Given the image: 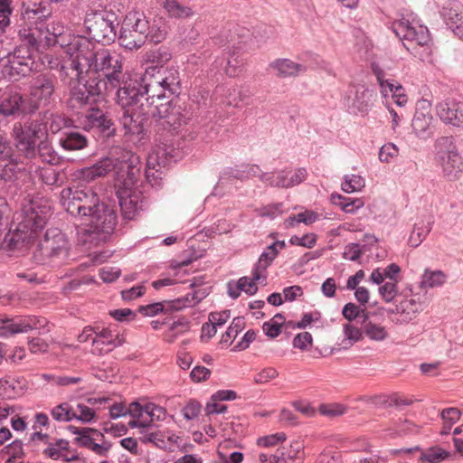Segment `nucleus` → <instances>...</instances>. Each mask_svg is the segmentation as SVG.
Wrapping results in <instances>:
<instances>
[{"label": "nucleus", "instance_id": "nucleus-61", "mask_svg": "<svg viewBox=\"0 0 463 463\" xmlns=\"http://www.w3.org/2000/svg\"><path fill=\"white\" fill-rule=\"evenodd\" d=\"M2 452L11 455L13 458H24L25 456L24 443L20 439H14L13 442L5 446Z\"/></svg>", "mask_w": 463, "mask_h": 463}, {"label": "nucleus", "instance_id": "nucleus-56", "mask_svg": "<svg viewBox=\"0 0 463 463\" xmlns=\"http://www.w3.org/2000/svg\"><path fill=\"white\" fill-rule=\"evenodd\" d=\"M318 218L317 213L313 211H305L296 215L289 216L286 222L288 226H294L296 223L303 222L305 224H312Z\"/></svg>", "mask_w": 463, "mask_h": 463}, {"label": "nucleus", "instance_id": "nucleus-15", "mask_svg": "<svg viewBox=\"0 0 463 463\" xmlns=\"http://www.w3.org/2000/svg\"><path fill=\"white\" fill-rule=\"evenodd\" d=\"M46 320L35 316L7 317L0 315V337H9L20 333H28L44 326Z\"/></svg>", "mask_w": 463, "mask_h": 463}, {"label": "nucleus", "instance_id": "nucleus-63", "mask_svg": "<svg viewBox=\"0 0 463 463\" xmlns=\"http://www.w3.org/2000/svg\"><path fill=\"white\" fill-rule=\"evenodd\" d=\"M449 457V452L439 448H432L429 449L423 456L424 459L430 463L440 462Z\"/></svg>", "mask_w": 463, "mask_h": 463}, {"label": "nucleus", "instance_id": "nucleus-16", "mask_svg": "<svg viewBox=\"0 0 463 463\" xmlns=\"http://www.w3.org/2000/svg\"><path fill=\"white\" fill-rule=\"evenodd\" d=\"M52 12V6L47 0H20L19 18L16 20L37 26L48 22Z\"/></svg>", "mask_w": 463, "mask_h": 463}, {"label": "nucleus", "instance_id": "nucleus-35", "mask_svg": "<svg viewBox=\"0 0 463 463\" xmlns=\"http://www.w3.org/2000/svg\"><path fill=\"white\" fill-rule=\"evenodd\" d=\"M147 62L145 74L150 75L158 71L159 68H165V64L171 60L172 54L167 47L161 46L147 53Z\"/></svg>", "mask_w": 463, "mask_h": 463}, {"label": "nucleus", "instance_id": "nucleus-1", "mask_svg": "<svg viewBox=\"0 0 463 463\" xmlns=\"http://www.w3.org/2000/svg\"><path fill=\"white\" fill-rule=\"evenodd\" d=\"M71 49L74 55L61 66V75L76 80L79 84L84 78L95 80L98 90L107 93L114 92L123 72V58L116 52L106 48L95 49L88 39H77Z\"/></svg>", "mask_w": 463, "mask_h": 463}, {"label": "nucleus", "instance_id": "nucleus-13", "mask_svg": "<svg viewBox=\"0 0 463 463\" xmlns=\"http://www.w3.org/2000/svg\"><path fill=\"white\" fill-rule=\"evenodd\" d=\"M40 31V35L43 43V48L59 45L61 47L67 46L68 52L71 54V58L75 54L71 49V44L75 43L77 39H86L81 36H71L66 34V29L61 22H51L43 23L37 25Z\"/></svg>", "mask_w": 463, "mask_h": 463}, {"label": "nucleus", "instance_id": "nucleus-39", "mask_svg": "<svg viewBox=\"0 0 463 463\" xmlns=\"http://www.w3.org/2000/svg\"><path fill=\"white\" fill-rule=\"evenodd\" d=\"M350 93H354L352 107L357 109L359 112H364L367 110L370 102L372 93L364 86H354L350 90Z\"/></svg>", "mask_w": 463, "mask_h": 463}, {"label": "nucleus", "instance_id": "nucleus-21", "mask_svg": "<svg viewBox=\"0 0 463 463\" xmlns=\"http://www.w3.org/2000/svg\"><path fill=\"white\" fill-rule=\"evenodd\" d=\"M431 104L426 99L416 103V109L411 122L415 135L420 139H428L434 133L432 126Z\"/></svg>", "mask_w": 463, "mask_h": 463}, {"label": "nucleus", "instance_id": "nucleus-17", "mask_svg": "<svg viewBox=\"0 0 463 463\" xmlns=\"http://www.w3.org/2000/svg\"><path fill=\"white\" fill-rule=\"evenodd\" d=\"M178 97L167 99L156 105V110H153L152 117L165 118V122L174 129H177L183 125L188 124L192 118V113L185 108L177 104Z\"/></svg>", "mask_w": 463, "mask_h": 463}, {"label": "nucleus", "instance_id": "nucleus-48", "mask_svg": "<svg viewBox=\"0 0 463 463\" xmlns=\"http://www.w3.org/2000/svg\"><path fill=\"white\" fill-rule=\"evenodd\" d=\"M276 258L269 255L268 252H262L259 257L258 261L254 264L252 273L255 275V279H267L266 270L272 264Z\"/></svg>", "mask_w": 463, "mask_h": 463}, {"label": "nucleus", "instance_id": "nucleus-5", "mask_svg": "<svg viewBox=\"0 0 463 463\" xmlns=\"http://www.w3.org/2000/svg\"><path fill=\"white\" fill-rule=\"evenodd\" d=\"M89 222L85 227L77 231L79 241L86 246H96L114 232L118 224V214L115 207L108 203H101L88 217Z\"/></svg>", "mask_w": 463, "mask_h": 463}, {"label": "nucleus", "instance_id": "nucleus-10", "mask_svg": "<svg viewBox=\"0 0 463 463\" xmlns=\"http://www.w3.org/2000/svg\"><path fill=\"white\" fill-rule=\"evenodd\" d=\"M57 77L51 72L38 73L29 82L28 100L34 113L41 108H49L57 99Z\"/></svg>", "mask_w": 463, "mask_h": 463}, {"label": "nucleus", "instance_id": "nucleus-2", "mask_svg": "<svg viewBox=\"0 0 463 463\" xmlns=\"http://www.w3.org/2000/svg\"><path fill=\"white\" fill-rule=\"evenodd\" d=\"M12 137L19 156L24 159L33 161L39 158L52 165L59 164L61 157L47 140V127L42 118L27 117L15 121Z\"/></svg>", "mask_w": 463, "mask_h": 463}, {"label": "nucleus", "instance_id": "nucleus-6", "mask_svg": "<svg viewBox=\"0 0 463 463\" xmlns=\"http://www.w3.org/2000/svg\"><path fill=\"white\" fill-rule=\"evenodd\" d=\"M71 250L67 235L58 228H50L39 241L34 257L42 264L57 268L68 263Z\"/></svg>", "mask_w": 463, "mask_h": 463}, {"label": "nucleus", "instance_id": "nucleus-62", "mask_svg": "<svg viewBox=\"0 0 463 463\" xmlns=\"http://www.w3.org/2000/svg\"><path fill=\"white\" fill-rule=\"evenodd\" d=\"M445 278L442 271L437 270L430 274L426 273L421 283L427 287L434 288L442 285L445 282Z\"/></svg>", "mask_w": 463, "mask_h": 463}, {"label": "nucleus", "instance_id": "nucleus-60", "mask_svg": "<svg viewBox=\"0 0 463 463\" xmlns=\"http://www.w3.org/2000/svg\"><path fill=\"white\" fill-rule=\"evenodd\" d=\"M138 312L146 317H155L159 313H169L170 311H166V307H165L164 302H156L146 306H140L138 307Z\"/></svg>", "mask_w": 463, "mask_h": 463}, {"label": "nucleus", "instance_id": "nucleus-29", "mask_svg": "<svg viewBox=\"0 0 463 463\" xmlns=\"http://www.w3.org/2000/svg\"><path fill=\"white\" fill-rule=\"evenodd\" d=\"M447 26L463 40V5L458 0H448L440 11Z\"/></svg>", "mask_w": 463, "mask_h": 463}, {"label": "nucleus", "instance_id": "nucleus-44", "mask_svg": "<svg viewBox=\"0 0 463 463\" xmlns=\"http://www.w3.org/2000/svg\"><path fill=\"white\" fill-rule=\"evenodd\" d=\"M260 180L271 187L287 188L286 170L261 173Z\"/></svg>", "mask_w": 463, "mask_h": 463}, {"label": "nucleus", "instance_id": "nucleus-57", "mask_svg": "<svg viewBox=\"0 0 463 463\" xmlns=\"http://www.w3.org/2000/svg\"><path fill=\"white\" fill-rule=\"evenodd\" d=\"M347 408L340 403L321 404L319 412L326 417L335 418L341 416L346 412Z\"/></svg>", "mask_w": 463, "mask_h": 463}, {"label": "nucleus", "instance_id": "nucleus-45", "mask_svg": "<svg viewBox=\"0 0 463 463\" xmlns=\"http://www.w3.org/2000/svg\"><path fill=\"white\" fill-rule=\"evenodd\" d=\"M456 100L446 99L439 102L436 107L437 115L445 124L452 126V117H454V111L456 110Z\"/></svg>", "mask_w": 463, "mask_h": 463}, {"label": "nucleus", "instance_id": "nucleus-50", "mask_svg": "<svg viewBox=\"0 0 463 463\" xmlns=\"http://www.w3.org/2000/svg\"><path fill=\"white\" fill-rule=\"evenodd\" d=\"M245 322L241 317H234L226 332L221 337V344L230 345L232 344L231 339L236 338L238 334L244 328Z\"/></svg>", "mask_w": 463, "mask_h": 463}, {"label": "nucleus", "instance_id": "nucleus-26", "mask_svg": "<svg viewBox=\"0 0 463 463\" xmlns=\"http://www.w3.org/2000/svg\"><path fill=\"white\" fill-rule=\"evenodd\" d=\"M56 122L51 125L52 133H59L58 144L65 151L82 150L88 146L89 140L76 127L55 128Z\"/></svg>", "mask_w": 463, "mask_h": 463}, {"label": "nucleus", "instance_id": "nucleus-38", "mask_svg": "<svg viewBox=\"0 0 463 463\" xmlns=\"http://www.w3.org/2000/svg\"><path fill=\"white\" fill-rule=\"evenodd\" d=\"M331 203L339 206L346 213H354L364 204L361 198L353 199L339 194H331Z\"/></svg>", "mask_w": 463, "mask_h": 463}, {"label": "nucleus", "instance_id": "nucleus-36", "mask_svg": "<svg viewBox=\"0 0 463 463\" xmlns=\"http://www.w3.org/2000/svg\"><path fill=\"white\" fill-rule=\"evenodd\" d=\"M117 326H93L95 337L92 338V345L95 347L93 350L94 354L102 355L104 354V349L102 347H99V345H102L103 341H109L111 340L112 336H114L115 329L113 327H116Z\"/></svg>", "mask_w": 463, "mask_h": 463}, {"label": "nucleus", "instance_id": "nucleus-25", "mask_svg": "<svg viewBox=\"0 0 463 463\" xmlns=\"http://www.w3.org/2000/svg\"><path fill=\"white\" fill-rule=\"evenodd\" d=\"M143 84L146 91L144 93L145 96V107L150 110H156V105L161 102H165L167 99H172L175 96L169 95L168 90L160 83L156 77L151 73L143 75Z\"/></svg>", "mask_w": 463, "mask_h": 463}, {"label": "nucleus", "instance_id": "nucleus-27", "mask_svg": "<svg viewBox=\"0 0 463 463\" xmlns=\"http://www.w3.org/2000/svg\"><path fill=\"white\" fill-rule=\"evenodd\" d=\"M117 197L122 213L126 220H133L143 208V196L136 189H118Z\"/></svg>", "mask_w": 463, "mask_h": 463}, {"label": "nucleus", "instance_id": "nucleus-58", "mask_svg": "<svg viewBox=\"0 0 463 463\" xmlns=\"http://www.w3.org/2000/svg\"><path fill=\"white\" fill-rule=\"evenodd\" d=\"M286 439H287V436L284 432H278L275 434L260 437L257 439V445L260 446V447L269 448V447H272L280 442L285 441Z\"/></svg>", "mask_w": 463, "mask_h": 463}, {"label": "nucleus", "instance_id": "nucleus-12", "mask_svg": "<svg viewBox=\"0 0 463 463\" xmlns=\"http://www.w3.org/2000/svg\"><path fill=\"white\" fill-rule=\"evenodd\" d=\"M36 52L16 46L13 52H3L4 72L14 80L28 76L35 68L34 55Z\"/></svg>", "mask_w": 463, "mask_h": 463}, {"label": "nucleus", "instance_id": "nucleus-3", "mask_svg": "<svg viewBox=\"0 0 463 463\" xmlns=\"http://www.w3.org/2000/svg\"><path fill=\"white\" fill-rule=\"evenodd\" d=\"M168 33V25L164 17L158 16L152 21L142 12L128 13L121 24L118 33L119 44L127 50H137L146 42L159 43Z\"/></svg>", "mask_w": 463, "mask_h": 463}, {"label": "nucleus", "instance_id": "nucleus-41", "mask_svg": "<svg viewBox=\"0 0 463 463\" xmlns=\"http://www.w3.org/2000/svg\"><path fill=\"white\" fill-rule=\"evenodd\" d=\"M61 203L71 215L82 217L81 212L78 208L80 205L78 199L71 187L64 188L61 192Z\"/></svg>", "mask_w": 463, "mask_h": 463}, {"label": "nucleus", "instance_id": "nucleus-32", "mask_svg": "<svg viewBox=\"0 0 463 463\" xmlns=\"http://www.w3.org/2000/svg\"><path fill=\"white\" fill-rule=\"evenodd\" d=\"M118 160V158L109 156L102 157L93 165L83 169L82 174L84 178L87 180H94L107 175L111 171L116 172Z\"/></svg>", "mask_w": 463, "mask_h": 463}, {"label": "nucleus", "instance_id": "nucleus-24", "mask_svg": "<svg viewBox=\"0 0 463 463\" xmlns=\"http://www.w3.org/2000/svg\"><path fill=\"white\" fill-rule=\"evenodd\" d=\"M19 154L14 151L0 157V180L5 183H14L16 180L28 175L27 165L20 159Z\"/></svg>", "mask_w": 463, "mask_h": 463}, {"label": "nucleus", "instance_id": "nucleus-28", "mask_svg": "<svg viewBox=\"0 0 463 463\" xmlns=\"http://www.w3.org/2000/svg\"><path fill=\"white\" fill-rule=\"evenodd\" d=\"M15 32L17 33L18 43L16 47H24V49L33 52H39L43 48V43L40 35L38 26L31 25V24H24L22 21H15Z\"/></svg>", "mask_w": 463, "mask_h": 463}, {"label": "nucleus", "instance_id": "nucleus-7", "mask_svg": "<svg viewBox=\"0 0 463 463\" xmlns=\"http://www.w3.org/2000/svg\"><path fill=\"white\" fill-rule=\"evenodd\" d=\"M84 25L90 37L103 45L113 43L117 38L118 15L108 9L87 11Z\"/></svg>", "mask_w": 463, "mask_h": 463}, {"label": "nucleus", "instance_id": "nucleus-54", "mask_svg": "<svg viewBox=\"0 0 463 463\" xmlns=\"http://www.w3.org/2000/svg\"><path fill=\"white\" fill-rule=\"evenodd\" d=\"M52 417L57 421H71L76 417L71 406L68 402H62L51 411Z\"/></svg>", "mask_w": 463, "mask_h": 463}, {"label": "nucleus", "instance_id": "nucleus-52", "mask_svg": "<svg viewBox=\"0 0 463 463\" xmlns=\"http://www.w3.org/2000/svg\"><path fill=\"white\" fill-rule=\"evenodd\" d=\"M69 449V441L64 439H57L55 442H50L49 446L43 449V454L52 459H58L61 457V450Z\"/></svg>", "mask_w": 463, "mask_h": 463}, {"label": "nucleus", "instance_id": "nucleus-42", "mask_svg": "<svg viewBox=\"0 0 463 463\" xmlns=\"http://www.w3.org/2000/svg\"><path fill=\"white\" fill-rule=\"evenodd\" d=\"M432 222L430 220L421 221L414 224V229L409 237V244L411 247H418L427 237L431 230Z\"/></svg>", "mask_w": 463, "mask_h": 463}, {"label": "nucleus", "instance_id": "nucleus-59", "mask_svg": "<svg viewBox=\"0 0 463 463\" xmlns=\"http://www.w3.org/2000/svg\"><path fill=\"white\" fill-rule=\"evenodd\" d=\"M378 291L385 302H392L398 293L397 282H385L380 286Z\"/></svg>", "mask_w": 463, "mask_h": 463}, {"label": "nucleus", "instance_id": "nucleus-9", "mask_svg": "<svg viewBox=\"0 0 463 463\" xmlns=\"http://www.w3.org/2000/svg\"><path fill=\"white\" fill-rule=\"evenodd\" d=\"M435 160L449 181L458 179L463 173V159L452 136L441 137L436 140Z\"/></svg>", "mask_w": 463, "mask_h": 463}, {"label": "nucleus", "instance_id": "nucleus-33", "mask_svg": "<svg viewBox=\"0 0 463 463\" xmlns=\"http://www.w3.org/2000/svg\"><path fill=\"white\" fill-rule=\"evenodd\" d=\"M67 430L76 435L73 439V442L81 448L90 449L92 444L94 443V436H100L104 438V435L98 430L89 427H76L73 425H69Z\"/></svg>", "mask_w": 463, "mask_h": 463}, {"label": "nucleus", "instance_id": "nucleus-4", "mask_svg": "<svg viewBox=\"0 0 463 463\" xmlns=\"http://www.w3.org/2000/svg\"><path fill=\"white\" fill-rule=\"evenodd\" d=\"M51 207L43 198L26 196L17 213L18 224L14 232L5 236L4 243L9 250H20L44 228L50 216Z\"/></svg>", "mask_w": 463, "mask_h": 463}, {"label": "nucleus", "instance_id": "nucleus-43", "mask_svg": "<svg viewBox=\"0 0 463 463\" xmlns=\"http://www.w3.org/2000/svg\"><path fill=\"white\" fill-rule=\"evenodd\" d=\"M420 305L414 299H404L400 302L401 317L398 319L401 323H409L416 317L420 311Z\"/></svg>", "mask_w": 463, "mask_h": 463}, {"label": "nucleus", "instance_id": "nucleus-51", "mask_svg": "<svg viewBox=\"0 0 463 463\" xmlns=\"http://www.w3.org/2000/svg\"><path fill=\"white\" fill-rule=\"evenodd\" d=\"M13 12V0H0V32L5 33L10 26Z\"/></svg>", "mask_w": 463, "mask_h": 463}, {"label": "nucleus", "instance_id": "nucleus-20", "mask_svg": "<svg viewBox=\"0 0 463 463\" xmlns=\"http://www.w3.org/2000/svg\"><path fill=\"white\" fill-rule=\"evenodd\" d=\"M84 128L97 130L104 137H111L116 134V126L110 114L97 107H90L86 111Z\"/></svg>", "mask_w": 463, "mask_h": 463}, {"label": "nucleus", "instance_id": "nucleus-64", "mask_svg": "<svg viewBox=\"0 0 463 463\" xmlns=\"http://www.w3.org/2000/svg\"><path fill=\"white\" fill-rule=\"evenodd\" d=\"M202 405L195 400H190L183 408L182 412L184 419L190 420L196 418L201 412Z\"/></svg>", "mask_w": 463, "mask_h": 463}, {"label": "nucleus", "instance_id": "nucleus-46", "mask_svg": "<svg viewBox=\"0 0 463 463\" xmlns=\"http://www.w3.org/2000/svg\"><path fill=\"white\" fill-rule=\"evenodd\" d=\"M141 436L138 438L141 443L147 444L152 443L157 448L163 449L166 447L165 435L163 431L156 430H145V433H140Z\"/></svg>", "mask_w": 463, "mask_h": 463}, {"label": "nucleus", "instance_id": "nucleus-8", "mask_svg": "<svg viewBox=\"0 0 463 463\" xmlns=\"http://www.w3.org/2000/svg\"><path fill=\"white\" fill-rule=\"evenodd\" d=\"M34 113L26 95L10 88L0 96V131L11 121L23 120Z\"/></svg>", "mask_w": 463, "mask_h": 463}, {"label": "nucleus", "instance_id": "nucleus-31", "mask_svg": "<svg viewBox=\"0 0 463 463\" xmlns=\"http://www.w3.org/2000/svg\"><path fill=\"white\" fill-rule=\"evenodd\" d=\"M156 80L160 81L167 90L169 95L178 97L180 94V77L179 71L175 67L159 68L155 73H152Z\"/></svg>", "mask_w": 463, "mask_h": 463}, {"label": "nucleus", "instance_id": "nucleus-14", "mask_svg": "<svg viewBox=\"0 0 463 463\" xmlns=\"http://www.w3.org/2000/svg\"><path fill=\"white\" fill-rule=\"evenodd\" d=\"M139 157L129 152L118 158L116 169V183L118 189H133L140 176Z\"/></svg>", "mask_w": 463, "mask_h": 463}, {"label": "nucleus", "instance_id": "nucleus-22", "mask_svg": "<svg viewBox=\"0 0 463 463\" xmlns=\"http://www.w3.org/2000/svg\"><path fill=\"white\" fill-rule=\"evenodd\" d=\"M153 110L146 109L145 104L138 105V108L123 109L119 118L120 124L127 135H141L144 133V125L149 117H152Z\"/></svg>", "mask_w": 463, "mask_h": 463}, {"label": "nucleus", "instance_id": "nucleus-53", "mask_svg": "<svg viewBox=\"0 0 463 463\" xmlns=\"http://www.w3.org/2000/svg\"><path fill=\"white\" fill-rule=\"evenodd\" d=\"M343 317L348 321H354L358 317H363V323H365V320H368V312L365 309L360 308L354 303L349 302L345 304L342 309Z\"/></svg>", "mask_w": 463, "mask_h": 463}, {"label": "nucleus", "instance_id": "nucleus-37", "mask_svg": "<svg viewBox=\"0 0 463 463\" xmlns=\"http://www.w3.org/2000/svg\"><path fill=\"white\" fill-rule=\"evenodd\" d=\"M162 6L171 18L185 19L194 14L191 7L182 5L177 0H165Z\"/></svg>", "mask_w": 463, "mask_h": 463}, {"label": "nucleus", "instance_id": "nucleus-47", "mask_svg": "<svg viewBox=\"0 0 463 463\" xmlns=\"http://www.w3.org/2000/svg\"><path fill=\"white\" fill-rule=\"evenodd\" d=\"M363 331L364 334L373 341H383L388 336L384 326L376 325L369 320H365V323H363Z\"/></svg>", "mask_w": 463, "mask_h": 463}, {"label": "nucleus", "instance_id": "nucleus-23", "mask_svg": "<svg viewBox=\"0 0 463 463\" xmlns=\"http://www.w3.org/2000/svg\"><path fill=\"white\" fill-rule=\"evenodd\" d=\"M392 29L396 36L402 42H414L418 45L424 46L427 45L430 40L427 27L422 25L414 26L410 21L404 18L395 21L392 24Z\"/></svg>", "mask_w": 463, "mask_h": 463}, {"label": "nucleus", "instance_id": "nucleus-40", "mask_svg": "<svg viewBox=\"0 0 463 463\" xmlns=\"http://www.w3.org/2000/svg\"><path fill=\"white\" fill-rule=\"evenodd\" d=\"M39 176L43 184L55 187L62 186L67 180L65 173L53 168H42Z\"/></svg>", "mask_w": 463, "mask_h": 463}, {"label": "nucleus", "instance_id": "nucleus-19", "mask_svg": "<svg viewBox=\"0 0 463 463\" xmlns=\"http://www.w3.org/2000/svg\"><path fill=\"white\" fill-rule=\"evenodd\" d=\"M82 86H74L70 90L69 99H67V107L76 110L90 105L95 101V98L107 93L104 90H98L95 80L91 79L84 80Z\"/></svg>", "mask_w": 463, "mask_h": 463}, {"label": "nucleus", "instance_id": "nucleus-34", "mask_svg": "<svg viewBox=\"0 0 463 463\" xmlns=\"http://www.w3.org/2000/svg\"><path fill=\"white\" fill-rule=\"evenodd\" d=\"M75 195L79 202L78 208L81 212L82 217H89L94 209L101 203L99 195L91 189L75 190Z\"/></svg>", "mask_w": 463, "mask_h": 463}, {"label": "nucleus", "instance_id": "nucleus-49", "mask_svg": "<svg viewBox=\"0 0 463 463\" xmlns=\"http://www.w3.org/2000/svg\"><path fill=\"white\" fill-rule=\"evenodd\" d=\"M344 335L345 339L342 341V348L348 349L354 343L362 340L364 331L352 324L344 325Z\"/></svg>", "mask_w": 463, "mask_h": 463}, {"label": "nucleus", "instance_id": "nucleus-11", "mask_svg": "<svg viewBox=\"0 0 463 463\" xmlns=\"http://www.w3.org/2000/svg\"><path fill=\"white\" fill-rule=\"evenodd\" d=\"M143 75L125 74L119 79L116 90V102L123 109L138 108V105L145 104L144 93L146 91L143 84Z\"/></svg>", "mask_w": 463, "mask_h": 463}, {"label": "nucleus", "instance_id": "nucleus-30", "mask_svg": "<svg viewBox=\"0 0 463 463\" xmlns=\"http://www.w3.org/2000/svg\"><path fill=\"white\" fill-rule=\"evenodd\" d=\"M269 69L274 71L278 78H295L307 71V67L305 64L295 62L290 59L278 58L269 62Z\"/></svg>", "mask_w": 463, "mask_h": 463}, {"label": "nucleus", "instance_id": "nucleus-55", "mask_svg": "<svg viewBox=\"0 0 463 463\" xmlns=\"http://www.w3.org/2000/svg\"><path fill=\"white\" fill-rule=\"evenodd\" d=\"M364 179L358 175H345L344 182L341 184L342 190L347 194L360 191L364 187Z\"/></svg>", "mask_w": 463, "mask_h": 463}, {"label": "nucleus", "instance_id": "nucleus-18", "mask_svg": "<svg viewBox=\"0 0 463 463\" xmlns=\"http://www.w3.org/2000/svg\"><path fill=\"white\" fill-rule=\"evenodd\" d=\"M181 159L182 152L179 149H175L171 145L159 146L148 157V169L146 170V177L147 181L154 185L152 182L156 179V173L159 172V169H156L155 172L152 171L155 169L156 165H157L159 168H165L172 163H176ZM155 184H156L155 183Z\"/></svg>", "mask_w": 463, "mask_h": 463}]
</instances>
